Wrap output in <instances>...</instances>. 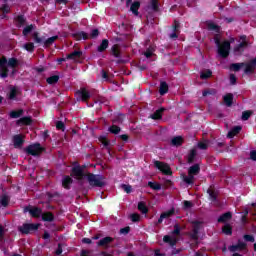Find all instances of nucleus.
<instances>
[{"mask_svg": "<svg viewBox=\"0 0 256 256\" xmlns=\"http://www.w3.org/2000/svg\"><path fill=\"white\" fill-rule=\"evenodd\" d=\"M71 37H73V39H75L76 41H81V39L87 41V39H89V34H87L85 31H80L72 33Z\"/></svg>", "mask_w": 256, "mask_h": 256, "instance_id": "a211bd4d", "label": "nucleus"}, {"mask_svg": "<svg viewBox=\"0 0 256 256\" xmlns=\"http://www.w3.org/2000/svg\"><path fill=\"white\" fill-rule=\"evenodd\" d=\"M71 185H73V178L67 175L64 176L62 179V187L69 191V189H71Z\"/></svg>", "mask_w": 256, "mask_h": 256, "instance_id": "aec40b11", "label": "nucleus"}, {"mask_svg": "<svg viewBox=\"0 0 256 256\" xmlns=\"http://www.w3.org/2000/svg\"><path fill=\"white\" fill-rule=\"evenodd\" d=\"M184 139L183 136H175L171 139L170 145L172 147H181V145H183L184 143Z\"/></svg>", "mask_w": 256, "mask_h": 256, "instance_id": "4be33fe9", "label": "nucleus"}, {"mask_svg": "<svg viewBox=\"0 0 256 256\" xmlns=\"http://www.w3.org/2000/svg\"><path fill=\"white\" fill-rule=\"evenodd\" d=\"M191 207H193V202L189 200H185L183 202V209H191Z\"/></svg>", "mask_w": 256, "mask_h": 256, "instance_id": "69168bd1", "label": "nucleus"}, {"mask_svg": "<svg viewBox=\"0 0 256 256\" xmlns=\"http://www.w3.org/2000/svg\"><path fill=\"white\" fill-rule=\"evenodd\" d=\"M243 238L244 241H248L249 243H255V237L253 235L245 234Z\"/></svg>", "mask_w": 256, "mask_h": 256, "instance_id": "bf43d9fd", "label": "nucleus"}, {"mask_svg": "<svg viewBox=\"0 0 256 256\" xmlns=\"http://www.w3.org/2000/svg\"><path fill=\"white\" fill-rule=\"evenodd\" d=\"M109 133H112V135H119L121 133V127L117 125H112L108 128Z\"/></svg>", "mask_w": 256, "mask_h": 256, "instance_id": "79ce46f5", "label": "nucleus"}, {"mask_svg": "<svg viewBox=\"0 0 256 256\" xmlns=\"http://www.w3.org/2000/svg\"><path fill=\"white\" fill-rule=\"evenodd\" d=\"M197 157V150L195 149H192L190 150L189 154H188V159H187V162L189 164L191 163H195V158Z\"/></svg>", "mask_w": 256, "mask_h": 256, "instance_id": "e433bc0d", "label": "nucleus"}, {"mask_svg": "<svg viewBox=\"0 0 256 256\" xmlns=\"http://www.w3.org/2000/svg\"><path fill=\"white\" fill-rule=\"evenodd\" d=\"M150 9H152L154 13L159 12V0H150Z\"/></svg>", "mask_w": 256, "mask_h": 256, "instance_id": "37998d69", "label": "nucleus"}, {"mask_svg": "<svg viewBox=\"0 0 256 256\" xmlns=\"http://www.w3.org/2000/svg\"><path fill=\"white\" fill-rule=\"evenodd\" d=\"M109 49V40L103 39L100 43V45L97 47L98 53H105Z\"/></svg>", "mask_w": 256, "mask_h": 256, "instance_id": "a878e982", "label": "nucleus"}, {"mask_svg": "<svg viewBox=\"0 0 256 256\" xmlns=\"http://www.w3.org/2000/svg\"><path fill=\"white\" fill-rule=\"evenodd\" d=\"M231 51V42L224 41L221 46H218V55L222 57V59H227L229 57V53Z\"/></svg>", "mask_w": 256, "mask_h": 256, "instance_id": "423d86ee", "label": "nucleus"}, {"mask_svg": "<svg viewBox=\"0 0 256 256\" xmlns=\"http://www.w3.org/2000/svg\"><path fill=\"white\" fill-rule=\"evenodd\" d=\"M111 55L113 57H115L116 59H121V47L119 46V44H114L111 47V51H110Z\"/></svg>", "mask_w": 256, "mask_h": 256, "instance_id": "412c9836", "label": "nucleus"}, {"mask_svg": "<svg viewBox=\"0 0 256 256\" xmlns=\"http://www.w3.org/2000/svg\"><path fill=\"white\" fill-rule=\"evenodd\" d=\"M41 218L42 221L48 223H53V221H55V215L53 214V212H43Z\"/></svg>", "mask_w": 256, "mask_h": 256, "instance_id": "5701e85b", "label": "nucleus"}, {"mask_svg": "<svg viewBox=\"0 0 256 256\" xmlns=\"http://www.w3.org/2000/svg\"><path fill=\"white\" fill-rule=\"evenodd\" d=\"M233 219V213L225 212L224 214L220 215L218 218V223H227V221H231Z\"/></svg>", "mask_w": 256, "mask_h": 256, "instance_id": "b1692460", "label": "nucleus"}, {"mask_svg": "<svg viewBox=\"0 0 256 256\" xmlns=\"http://www.w3.org/2000/svg\"><path fill=\"white\" fill-rule=\"evenodd\" d=\"M26 211H28L31 217H33L34 219H39V217H42L43 215V209L39 207H32V208L27 207Z\"/></svg>", "mask_w": 256, "mask_h": 256, "instance_id": "4468645a", "label": "nucleus"}, {"mask_svg": "<svg viewBox=\"0 0 256 256\" xmlns=\"http://www.w3.org/2000/svg\"><path fill=\"white\" fill-rule=\"evenodd\" d=\"M208 27V31H215V33H219V31H221V26L213 23V22H209L207 24Z\"/></svg>", "mask_w": 256, "mask_h": 256, "instance_id": "58836bf2", "label": "nucleus"}, {"mask_svg": "<svg viewBox=\"0 0 256 256\" xmlns=\"http://www.w3.org/2000/svg\"><path fill=\"white\" fill-rule=\"evenodd\" d=\"M99 141H100V143H102V145H104V147H109V145L111 144L109 139H107V137H105V136H100Z\"/></svg>", "mask_w": 256, "mask_h": 256, "instance_id": "5fc2aeb1", "label": "nucleus"}, {"mask_svg": "<svg viewBox=\"0 0 256 256\" xmlns=\"http://www.w3.org/2000/svg\"><path fill=\"white\" fill-rule=\"evenodd\" d=\"M17 95H19V89L16 86H10V91L7 94V99L10 101H17Z\"/></svg>", "mask_w": 256, "mask_h": 256, "instance_id": "f3484780", "label": "nucleus"}, {"mask_svg": "<svg viewBox=\"0 0 256 256\" xmlns=\"http://www.w3.org/2000/svg\"><path fill=\"white\" fill-rule=\"evenodd\" d=\"M16 125L18 127H29V125H33V118L31 116H24L16 121Z\"/></svg>", "mask_w": 256, "mask_h": 256, "instance_id": "9b49d317", "label": "nucleus"}, {"mask_svg": "<svg viewBox=\"0 0 256 256\" xmlns=\"http://www.w3.org/2000/svg\"><path fill=\"white\" fill-rule=\"evenodd\" d=\"M24 49L29 53H33V51H35V44L33 42H28L24 44Z\"/></svg>", "mask_w": 256, "mask_h": 256, "instance_id": "3c124183", "label": "nucleus"}, {"mask_svg": "<svg viewBox=\"0 0 256 256\" xmlns=\"http://www.w3.org/2000/svg\"><path fill=\"white\" fill-rule=\"evenodd\" d=\"M206 192L209 195V201H211V203H217V197H219V192L215 190V186H210Z\"/></svg>", "mask_w": 256, "mask_h": 256, "instance_id": "f8f14e48", "label": "nucleus"}, {"mask_svg": "<svg viewBox=\"0 0 256 256\" xmlns=\"http://www.w3.org/2000/svg\"><path fill=\"white\" fill-rule=\"evenodd\" d=\"M0 77L1 79H7V77H9V68H7V57L5 56L0 59Z\"/></svg>", "mask_w": 256, "mask_h": 256, "instance_id": "1a4fd4ad", "label": "nucleus"}, {"mask_svg": "<svg viewBox=\"0 0 256 256\" xmlns=\"http://www.w3.org/2000/svg\"><path fill=\"white\" fill-rule=\"evenodd\" d=\"M250 159L256 161V150L250 151Z\"/></svg>", "mask_w": 256, "mask_h": 256, "instance_id": "774afa93", "label": "nucleus"}, {"mask_svg": "<svg viewBox=\"0 0 256 256\" xmlns=\"http://www.w3.org/2000/svg\"><path fill=\"white\" fill-rule=\"evenodd\" d=\"M114 241H115V238L111 236H106L97 242V246L104 247L105 249H107L109 247V244L113 243Z\"/></svg>", "mask_w": 256, "mask_h": 256, "instance_id": "dca6fc26", "label": "nucleus"}, {"mask_svg": "<svg viewBox=\"0 0 256 256\" xmlns=\"http://www.w3.org/2000/svg\"><path fill=\"white\" fill-rule=\"evenodd\" d=\"M27 23V18L23 14H19L14 17V25L21 29V27H24V25Z\"/></svg>", "mask_w": 256, "mask_h": 256, "instance_id": "2eb2a0df", "label": "nucleus"}, {"mask_svg": "<svg viewBox=\"0 0 256 256\" xmlns=\"http://www.w3.org/2000/svg\"><path fill=\"white\" fill-rule=\"evenodd\" d=\"M230 253H237V251H245L247 250V243L238 240L237 244L231 245L228 247Z\"/></svg>", "mask_w": 256, "mask_h": 256, "instance_id": "9d476101", "label": "nucleus"}, {"mask_svg": "<svg viewBox=\"0 0 256 256\" xmlns=\"http://www.w3.org/2000/svg\"><path fill=\"white\" fill-rule=\"evenodd\" d=\"M233 94L232 93H228L223 97V101L226 105V107H232L233 105Z\"/></svg>", "mask_w": 256, "mask_h": 256, "instance_id": "2f4dec72", "label": "nucleus"}, {"mask_svg": "<svg viewBox=\"0 0 256 256\" xmlns=\"http://www.w3.org/2000/svg\"><path fill=\"white\" fill-rule=\"evenodd\" d=\"M80 57H83V51L81 50H76L70 54H67V59L70 61L77 62Z\"/></svg>", "mask_w": 256, "mask_h": 256, "instance_id": "6ab92c4d", "label": "nucleus"}, {"mask_svg": "<svg viewBox=\"0 0 256 256\" xmlns=\"http://www.w3.org/2000/svg\"><path fill=\"white\" fill-rule=\"evenodd\" d=\"M213 76V71H211L210 69H207L206 71L204 72H201L200 74V79H210V77Z\"/></svg>", "mask_w": 256, "mask_h": 256, "instance_id": "a18cd8bd", "label": "nucleus"}, {"mask_svg": "<svg viewBox=\"0 0 256 256\" xmlns=\"http://www.w3.org/2000/svg\"><path fill=\"white\" fill-rule=\"evenodd\" d=\"M198 149L206 151V149H209V144L207 142H198Z\"/></svg>", "mask_w": 256, "mask_h": 256, "instance_id": "13d9d810", "label": "nucleus"}, {"mask_svg": "<svg viewBox=\"0 0 256 256\" xmlns=\"http://www.w3.org/2000/svg\"><path fill=\"white\" fill-rule=\"evenodd\" d=\"M161 215L164 219H169V217H173V215H175V208L163 212Z\"/></svg>", "mask_w": 256, "mask_h": 256, "instance_id": "8fccbe9b", "label": "nucleus"}, {"mask_svg": "<svg viewBox=\"0 0 256 256\" xmlns=\"http://www.w3.org/2000/svg\"><path fill=\"white\" fill-rule=\"evenodd\" d=\"M39 224L35 223H24L22 226L18 227V231L22 233V235H29L35 231H38Z\"/></svg>", "mask_w": 256, "mask_h": 256, "instance_id": "20e7f679", "label": "nucleus"}, {"mask_svg": "<svg viewBox=\"0 0 256 256\" xmlns=\"http://www.w3.org/2000/svg\"><path fill=\"white\" fill-rule=\"evenodd\" d=\"M154 51H155V49H153V47H149V48L144 52V55H145L146 59H151V57H153Z\"/></svg>", "mask_w": 256, "mask_h": 256, "instance_id": "6e6d98bb", "label": "nucleus"}, {"mask_svg": "<svg viewBox=\"0 0 256 256\" xmlns=\"http://www.w3.org/2000/svg\"><path fill=\"white\" fill-rule=\"evenodd\" d=\"M9 201H10L9 196L2 195L1 199H0V205L2 207H8L9 206Z\"/></svg>", "mask_w": 256, "mask_h": 256, "instance_id": "49530a36", "label": "nucleus"}, {"mask_svg": "<svg viewBox=\"0 0 256 256\" xmlns=\"http://www.w3.org/2000/svg\"><path fill=\"white\" fill-rule=\"evenodd\" d=\"M154 167L161 171L163 175H173V170H171V166L168 163L156 160L154 161Z\"/></svg>", "mask_w": 256, "mask_h": 256, "instance_id": "39448f33", "label": "nucleus"}, {"mask_svg": "<svg viewBox=\"0 0 256 256\" xmlns=\"http://www.w3.org/2000/svg\"><path fill=\"white\" fill-rule=\"evenodd\" d=\"M203 222L199 220H194L192 221V233L190 234V238L193 239V241H198L199 240V231H201V224Z\"/></svg>", "mask_w": 256, "mask_h": 256, "instance_id": "6e6552de", "label": "nucleus"}, {"mask_svg": "<svg viewBox=\"0 0 256 256\" xmlns=\"http://www.w3.org/2000/svg\"><path fill=\"white\" fill-rule=\"evenodd\" d=\"M0 11H2V13H10L11 8L9 7V4H3L0 8Z\"/></svg>", "mask_w": 256, "mask_h": 256, "instance_id": "680f3d73", "label": "nucleus"}, {"mask_svg": "<svg viewBox=\"0 0 256 256\" xmlns=\"http://www.w3.org/2000/svg\"><path fill=\"white\" fill-rule=\"evenodd\" d=\"M31 31H33V24L26 26L22 31V35H24V37H27V35H29Z\"/></svg>", "mask_w": 256, "mask_h": 256, "instance_id": "603ef678", "label": "nucleus"}, {"mask_svg": "<svg viewBox=\"0 0 256 256\" xmlns=\"http://www.w3.org/2000/svg\"><path fill=\"white\" fill-rule=\"evenodd\" d=\"M138 210L143 214L147 215L149 213V208H147V204L143 201L138 203Z\"/></svg>", "mask_w": 256, "mask_h": 256, "instance_id": "f704fd0d", "label": "nucleus"}, {"mask_svg": "<svg viewBox=\"0 0 256 256\" xmlns=\"http://www.w3.org/2000/svg\"><path fill=\"white\" fill-rule=\"evenodd\" d=\"M183 181L186 185H193L195 183V176L192 174H188L187 176H183Z\"/></svg>", "mask_w": 256, "mask_h": 256, "instance_id": "4c0bfd02", "label": "nucleus"}, {"mask_svg": "<svg viewBox=\"0 0 256 256\" xmlns=\"http://www.w3.org/2000/svg\"><path fill=\"white\" fill-rule=\"evenodd\" d=\"M76 97L77 101L87 103L88 99H91V92L87 88L82 87L76 91Z\"/></svg>", "mask_w": 256, "mask_h": 256, "instance_id": "0eeeda50", "label": "nucleus"}, {"mask_svg": "<svg viewBox=\"0 0 256 256\" xmlns=\"http://www.w3.org/2000/svg\"><path fill=\"white\" fill-rule=\"evenodd\" d=\"M6 65H8V67H12V69H15V67H18L19 65V60H17V58H9Z\"/></svg>", "mask_w": 256, "mask_h": 256, "instance_id": "c03bdc74", "label": "nucleus"}, {"mask_svg": "<svg viewBox=\"0 0 256 256\" xmlns=\"http://www.w3.org/2000/svg\"><path fill=\"white\" fill-rule=\"evenodd\" d=\"M130 219H131L132 223H139V221H141V215H139L137 213H133L130 215Z\"/></svg>", "mask_w": 256, "mask_h": 256, "instance_id": "864d4df0", "label": "nucleus"}, {"mask_svg": "<svg viewBox=\"0 0 256 256\" xmlns=\"http://www.w3.org/2000/svg\"><path fill=\"white\" fill-rule=\"evenodd\" d=\"M85 165H77L72 167L71 176L76 179H84L86 177L90 187H105V176L101 174L85 173Z\"/></svg>", "mask_w": 256, "mask_h": 256, "instance_id": "f257e3e1", "label": "nucleus"}, {"mask_svg": "<svg viewBox=\"0 0 256 256\" xmlns=\"http://www.w3.org/2000/svg\"><path fill=\"white\" fill-rule=\"evenodd\" d=\"M148 187H150V189H153L154 191H161V184L156 182L149 181Z\"/></svg>", "mask_w": 256, "mask_h": 256, "instance_id": "de8ad7c7", "label": "nucleus"}, {"mask_svg": "<svg viewBox=\"0 0 256 256\" xmlns=\"http://www.w3.org/2000/svg\"><path fill=\"white\" fill-rule=\"evenodd\" d=\"M56 129H58V131H65V123H63V121H57Z\"/></svg>", "mask_w": 256, "mask_h": 256, "instance_id": "052dcab7", "label": "nucleus"}, {"mask_svg": "<svg viewBox=\"0 0 256 256\" xmlns=\"http://www.w3.org/2000/svg\"><path fill=\"white\" fill-rule=\"evenodd\" d=\"M24 113H25V111H23V109L12 110L9 113V117H10V119H19V117H23Z\"/></svg>", "mask_w": 256, "mask_h": 256, "instance_id": "c756f323", "label": "nucleus"}, {"mask_svg": "<svg viewBox=\"0 0 256 256\" xmlns=\"http://www.w3.org/2000/svg\"><path fill=\"white\" fill-rule=\"evenodd\" d=\"M242 67H245V62H242V63H232L230 65V71L238 72V71H241Z\"/></svg>", "mask_w": 256, "mask_h": 256, "instance_id": "c9c22d12", "label": "nucleus"}, {"mask_svg": "<svg viewBox=\"0 0 256 256\" xmlns=\"http://www.w3.org/2000/svg\"><path fill=\"white\" fill-rule=\"evenodd\" d=\"M160 95H166V93H169V84L165 81L160 82V88H159Z\"/></svg>", "mask_w": 256, "mask_h": 256, "instance_id": "7c9ffc66", "label": "nucleus"}, {"mask_svg": "<svg viewBox=\"0 0 256 256\" xmlns=\"http://www.w3.org/2000/svg\"><path fill=\"white\" fill-rule=\"evenodd\" d=\"M46 83H48V85H55L57 83H59V75H53L50 76L46 79Z\"/></svg>", "mask_w": 256, "mask_h": 256, "instance_id": "ea45409f", "label": "nucleus"}, {"mask_svg": "<svg viewBox=\"0 0 256 256\" xmlns=\"http://www.w3.org/2000/svg\"><path fill=\"white\" fill-rule=\"evenodd\" d=\"M32 39L37 45H43L44 49H49V47L59 39V36L55 35L46 39L45 36L40 37L39 32H34L32 34Z\"/></svg>", "mask_w": 256, "mask_h": 256, "instance_id": "f03ea898", "label": "nucleus"}, {"mask_svg": "<svg viewBox=\"0 0 256 256\" xmlns=\"http://www.w3.org/2000/svg\"><path fill=\"white\" fill-rule=\"evenodd\" d=\"M122 189L125 191V193H131V191H133V187L127 184H122Z\"/></svg>", "mask_w": 256, "mask_h": 256, "instance_id": "338daca9", "label": "nucleus"}, {"mask_svg": "<svg viewBox=\"0 0 256 256\" xmlns=\"http://www.w3.org/2000/svg\"><path fill=\"white\" fill-rule=\"evenodd\" d=\"M242 129L241 126H234L227 134L228 139H233V137L239 135Z\"/></svg>", "mask_w": 256, "mask_h": 256, "instance_id": "393cba45", "label": "nucleus"}, {"mask_svg": "<svg viewBox=\"0 0 256 256\" xmlns=\"http://www.w3.org/2000/svg\"><path fill=\"white\" fill-rule=\"evenodd\" d=\"M201 171V167L199 164H194L188 169V175H192L195 177V175H199V172Z\"/></svg>", "mask_w": 256, "mask_h": 256, "instance_id": "c85d7f7f", "label": "nucleus"}, {"mask_svg": "<svg viewBox=\"0 0 256 256\" xmlns=\"http://www.w3.org/2000/svg\"><path fill=\"white\" fill-rule=\"evenodd\" d=\"M222 233H224V235H233V227L230 226V224H225L222 227Z\"/></svg>", "mask_w": 256, "mask_h": 256, "instance_id": "a19ab883", "label": "nucleus"}, {"mask_svg": "<svg viewBox=\"0 0 256 256\" xmlns=\"http://www.w3.org/2000/svg\"><path fill=\"white\" fill-rule=\"evenodd\" d=\"M247 45H248L247 41H242L240 44H238L234 47V52L235 53H243V51H245V47H247Z\"/></svg>", "mask_w": 256, "mask_h": 256, "instance_id": "72a5a7b5", "label": "nucleus"}, {"mask_svg": "<svg viewBox=\"0 0 256 256\" xmlns=\"http://www.w3.org/2000/svg\"><path fill=\"white\" fill-rule=\"evenodd\" d=\"M27 155H32V157H39L45 148L41 146L40 143H34L25 148Z\"/></svg>", "mask_w": 256, "mask_h": 256, "instance_id": "7ed1b4c3", "label": "nucleus"}, {"mask_svg": "<svg viewBox=\"0 0 256 256\" xmlns=\"http://www.w3.org/2000/svg\"><path fill=\"white\" fill-rule=\"evenodd\" d=\"M163 241H164V243H168L170 245V247H172V248L175 247V245H177V239H175L169 235H165L163 237Z\"/></svg>", "mask_w": 256, "mask_h": 256, "instance_id": "473e14b6", "label": "nucleus"}, {"mask_svg": "<svg viewBox=\"0 0 256 256\" xmlns=\"http://www.w3.org/2000/svg\"><path fill=\"white\" fill-rule=\"evenodd\" d=\"M130 232H131V227L129 226H126L120 229V235H129Z\"/></svg>", "mask_w": 256, "mask_h": 256, "instance_id": "e2e57ef3", "label": "nucleus"}, {"mask_svg": "<svg viewBox=\"0 0 256 256\" xmlns=\"http://www.w3.org/2000/svg\"><path fill=\"white\" fill-rule=\"evenodd\" d=\"M165 111V108H159L156 110L153 114L150 115V117L154 120L157 121L159 119H163V113Z\"/></svg>", "mask_w": 256, "mask_h": 256, "instance_id": "cd10ccee", "label": "nucleus"}, {"mask_svg": "<svg viewBox=\"0 0 256 256\" xmlns=\"http://www.w3.org/2000/svg\"><path fill=\"white\" fill-rule=\"evenodd\" d=\"M99 37V29H93L90 33V39H97Z\"/></svg>", "mask_w": 256, "mask_h": 256, "instance_id": "0e129e2a", "label": "nucleus"}, {"mask_svg": "<svg viewBox=\"0 0 256 256\" xmlns=\"http://www.w3.org/2000/svg\"><path fill=\"white\" fill-rule=\"evenodd\" d=\"M173 33H179V29H181V24L179 23V21L174 20V24H173Z\"/></svg>", "mask_w": 256, "mask_h": 256, "instance_id": "4d7b16f0", "label": "nucleus"}, {"mask_svg": "<svg viewBox=\"0 0 256 256\" xmlns=\"http://www.w3.org/2000/svg\"><path fill=\"white\" fill-rule=\"evenodd\" d=\"M141 8V2L135 1L130 6V11L135 15L136 17L139 15V9Z\"/></svg>", "mask_w": 256, "mask_h": 256, "instance_id": "bb28decb", "label": "nucleus"}, {"mask_svg": "<svg viewBox=\"0 0 256 256\" xmlns=\"http://www.w3.org/2000/svg\"><path fill=\"white\" fill-rule=\"evenodd\" d=\"M253 115V111L251 110H246L242 112V121H249V118Z\"/></svg>", "mask_w": 256, "mask_h": 256, "instance_id": "09e8293b", "label": "nucleus"}, {"mask_svg": "<svg viewBox=\"0 0 256 256\" xmlns=\"http://www.w3.org/2000/svg\"><path fill=\"white\" fill-rule=\"evenodd\" d=\"M23 143H25V138L21 134H17L13 136V145L15 149H21L23 147Z\"/></svg>", "mask_w": 256, "mask_h": 256, "instance_id": "ddd939ff", "label": "nucleus"}]
</instances>
